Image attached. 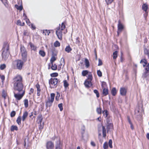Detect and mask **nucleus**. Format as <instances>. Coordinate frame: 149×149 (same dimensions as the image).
<instances>
[{
  "mask_svg": "<svg viewBox=\"0 0 149 149\" xmlns=\"http://www.w3.org/2000/svg\"><path fill=\"white\" fill-rule=\"evenodd\" d=\"M97 74L99 77H101L102 76V72L100 70L97 71Z\"/></svg>",
  "mask_w": 149,
  "mask_h": 149,
  "instance_id": "49530a36",
  "label": "nucleus"
},
{
  "mask_svg": "<svg viewBox=\"0 0 149 149\" xmlns=\"http://www.w3.org/2000/svg\"><path fill=\"white\" fill-rule=\"evenodd\" d=\"M148 9V7L147 4L146 3H143L142 6V10L146 13Z\"/></svg>",
  "mask_w": 149,
  "mask_h": 149,
  "instance_id": "dca6fc26",
  "label": "nucleus"
},
{
  "mask_svg": "<svg viewBox=\"0 0 149 149\" xmlns=\"http://www.w3.org/2000/svg\"><path fill=\"white\" fill-rule=\"evenodd\" d=\"M102 113L103 114L104 116H105V117H107V116L109 114V112L107 110L105 109L103 111Z\"/></svg>",
  "mask_w": 149,
  "mask_h": 149,
  "instance_id": "a878e982",
  "label": "nucleus"
},
{
  "mask_svg": "<svg viewBox=\"0 0 149 149\" xmlns=\"http://www.w3.org/2000/svg\"><path fill=\"white\" fill-rule=\"evenodd\" d=\"M55 96V94L54 93H52L51 94V98H49L46 103V105L47 107H50L52 105V104L54 101Z\"/></svg>",
  "mask_w": 149,
  "mask_h": 149,
  "instance_id": "0eeeda50",
  "label": "nucleus"
},
{
  "mask_svg": "<svg viewBox=\"0 0 149 149\" xmlns=\"http://www.w3.org/2000/svg\"><path fill=\"white\" fill-rule=\"evenodd\" d=\"M56 33L58 38L61 40L62 38V31L60 30L59 26L56 28Z\"/></svg>",
  "mask_w": 149,
  "mask_h": 149,
  "instance_id": "9d476101",
  "label": "nucleus"
},
{
  "mask_svg": "<svg viewBox=\"0 0 149 149\" xmlns=\"http://www.w3.org/2000/svg\"><path fill=\"white\" fill-rule=\"evenodd\" d=\"M4 4V6L6 8H8V1L7 0H0Z\"/></svg>",
  "mask_w": 149,
  "mask_h": 149,
  "instance_id": "6ab92c4d",
  "label": "nucleus"
},
{
  "mask_svg": "<svg viewBox=\"0 0 149 149\" xmlns=\"http://www.w3.org/2000/svg\"><path fill=\"white\" fill-rule=\"evenodd\" d=\"M29 45L30 46L31 49L34 51H35L36 49V47L33 44L30 42Z\"/></svg>",
  "mask_w": 149,
  "mask_h": 149,
  "instance_id": "5701e85b",
  "label": "nucleus"
},
{
  "mask_svg": "<svg viewBox=\"0 0 149 149\" xmlns=\"http://www.w3.org/2000/svg\"><path fill=\"white\" fill-rule=\"evenodd\" d=\"M142 77L147 81H149V63L145 68Z\"/></svg>",
  "mask_w": 149,
  "mask_h": 149,
  "instance_id": "423d86ee",
  "label": "nucleus"
},
{
  "mask_svg": "<svg viewBox=\"0 0 149 149\" xmlns=\"http://www.w3.org/2000/svg\"><path fill=\"white\" fill-rule=\"evenodd\" d=\"M39 53V54L43 57H44L45 55V53L43 50H40Z\"/></svg>",
  "mask_w": 149,
  "mask_h": 149,
  "instance_id": "cd10ccee",
  "label": "nucleus"
},
{
  "mask_svg": "<svg viewBox=\"0 0 149 149\" xmlns=\"http://www.w3.org/2000/svg\"><path fill=\"white\" fill-rule=\"evenodd\" d=\"M58 75V73L56 72L52 73L50 74L51 76L52 77H56Z\"/></svg>",
  "mask_w": 149,
  "mask_h": 149,
  "instance_id": "5fc2aeb1",
  "label": "nucleus"
},
{
  "mask_svg": "<svg viewBox=\"0 0 149 149\" xmlns=\"http://www.w3.org/2000/svg\"><path fill=\"white\" fill-rule=\"evenodd\" d=\"M143 62H144V64H143V67L144 68L146 66V65L147 64V60L145 59H143L141 60L140 62V63L142 64Z\"/></svg>",
  "mask_w": 149,
  "mask_h": 149,
  "instance_id": "a211bd4d",
  "label": "nucleus"
},
{
  "mask_svg": "<svg viewBox=\"0 0 149 149\" xmlns=\"http://www.w3.org/2000/svg\"><path fill=\"white\" fill-rule=\"evenodd\" d=\"M58 107L60 109V110L62 111L63 110V104L61 103L58 105Z\"/></svg>",
  "mask_w": 149,
  "mask_h": 149,
  "instance_id": "09e8293b",
  "label": "nucleus"
},
{
  "mask_svg": "<svg viewBox=\"0 0 149 149\" xmlns=\"http://www.w3.org/2000/svg\"><path fill=\"white\" fill-rule=\"evenodd\" d=\"M113 0H105L107 5L111 4L113 1Z\"/></svg>",
  "mask_w": 149,
  "mask_h": 149,
  "instance_id": "bf43d9fd",
  "label": "nucleus"
},
{
  "mask_svg": "<svg viewBox=\"0 0 149 149\" xmlns=\"http://www.w3.org/2000/svg\"><path fill=\"white\" fill-rule=\"evenodd\" d=\"M36 87L37 88V95L38 96H39L40 95V86L38 83L36 84Z\"/></svg>",
  "mask_w": 149,
  "mask_h": 149,
  "instance_id": "2eb2a0df",
  "label": "nucleus"
},
{
  "mask_svg": "<svg viewBox=\"0 0 149 149\" xmlns=\"http://www.w3.org/2000/svg\"><path fill=\"white\" fill-rule=\"evenodd\" d=\"M65 25L64 24V23H62V24H61V26L60 30H61V31H62V30H63L65 29Z\"/></svg>",
  "mask_w": 149,
  "mask_h": 149,
  "instance_id": "864d4df0",
  "label": "nucleus"
},
{
  "mask_svg": "<svg viewBox=\"0 0 149 149\" xmlns=\"http://www.w3.org/2000/svg\"><path fill=\"white\" fill-rule=\"evenodd\" d=\"M52 64V66H51V68L52 70H56L57 68V66L55 64H54L53 63H51Z\"/></svg>",
  "mask_w": 149,
  "mask_h": 149,
  "instance_id": "c85d7f7f",
  "label": "nucleus"
},
{
  "mask_svg": "<svg viewBox=\"0 0 149 149\" xmlns=\"http://www.w3.org/2000/svg\"><path fill=\"white\" fill-rule=\"evenodd\" d=\"M15 7L17 10H22L23 9V7L21 5L19 6L17 4H16L15 5Z\"/></svg>",
  "mask_w": 149,
  "mask_h": 149,
  "instance_id": "2f4dec72",
  "label": "nucleus"
},
{
  "mask_svg": "<svg viewBox=\"0 0 149 149\" xmlns=\"http://www.w3.org/2000/svg\"><path fill=\"white\" fill-rule=\"evenodd\" d=\"M107 121L108 124V125H107V130H109V127L110 126V127H112L113 125H112V124L111 123H109V121L108 119H107Z\"/></svg>",
  "mask_w": 149,
  "mask_h": 149,
  "instance_id": "58836bf2",
  "label": "nucleus"
},
{
  "mask_svg": "<svg viewBox=\"0 0 149 149\" xmlns=\"http://www.w3.org/2000/svg\"><path fill=\"white\" fill-rule=\"evenodd\" d=\"M38 124H40L39 126V129L40 130H41L43 127L44 123L42 124V122H38Z\"/></svg>",
  "mask_w": 149,
  "mask_h": 149,
  "instance_id": "f704fd0d",
  "label": "nucleus"
},
{
  "mask_svg": "<svg viewBox=\"0 0 149 149\" xmlns=\"http://www.w3.org/2000/svg\"><path fill=\"white\" fill-rule=\"evenodd\" d=\"M54 145L51 141H49L46 143L47 149H53L54 147Z\"/></svg>",
  "mask_w": 149,
  "mask_h": 149,
  "instance_id": "ddd939ff",
  "label": "nucleus"
},
{
  "mask_svg": "<svg viewBox=\"0 0 149 149\" xmlns=\"http://www.w3.org/2000/svg\"><path fill=\"white\" fill-rule=\"evenodd\" d=\"M93 79L92 75L90 72L88 74L87 79L85 80L84 84L86 88H88L93 85L92 81Z\"/></svg>",
  "mask_w": 149,
  "mask_h": 149,
  "instance_id": "20e7f679",
  "label": "nucleus"
},
{
  "mask_svg": "<svg viewBox=\"0 0 149 149\" xmlns=\"http://www.w3.org/2000/svg\"><path fill=\"white\" fill-rule=\"evenodd\" d=\"M6 92L4 90H3L2 91V97H3L4 99V100H5L6 98Z\"/></svg>",
  "mask_w": 149,
  "mask_h": 149,
  "instance_id": "a19ab883",
  "label": "nucleus"
},
{
  "mask_svg": "<svg viewBox=\"0 0 149 149\" xmlns=\"http://www.w3.org/2000/svg\"><path fill=\"white\" fill-rule=\"evenodd\" d=\"M60 139V138L59 137H56L55 136H53V137H52V138L51 139L53 141H54L56 139V141H57V139Z\"/></svg>",
  "mask_w": 149,
  "mask_h": 149,
  "instance_id": "e2e57ef3",
  "label": "nucleus"
},
{
  "mask_svg": "<svg viewBox=\"0 0 149 149\" xmlns=\"http://www.w3.org/2000/svg\"><path fill=\"white\" fill-rule=\"evenodd\" d=\"M72 50V49L69 45L67 46L65 49V51L68 53L70 52Z\"/></svg>",
  "mask_w": 149,
  "mask_h": 149,
  "instance_id": "b1692460",
  "label": "nucleus"
},
{
  "mask_svg": "<svg viewBox=\"0 0 149 149\" xmlns=\"http://www.w3.org/2000/svg\"><path fill=\"white\" fill-rule=\"evenodd\" d=\"M102 65V60L99 58L98 59V66H100Z\"/></svg>",
  "mask_w": 149,
  "mask_h": 149,
  "instance_id": "052dcab7",
  "label": "nucleus"
},
{
  "mask_svg": "<svg viewBox=\"0 0 149 149\" xmlns=\"http://www.w3.org/2000/svg\"><path fill=\"white\" fill-rule=\"evenodd\" d=\"M50 33V32L49 31L46 30H44L43 31V34L45 36L47 35L48 36Z\"/></svg>",
  "mask_w": 149,
  "mask_h": 149,
  "instance_id": "7c9ffc66",
  "label": "nucleus"
},
{
  "mask_svg": "<svg viewBox=\"0 0 149 149\" xmlns=\"http://www.w3.org/2000/svg\"><path fill=\"white\" fill-rule=\"evenodd\" d=\"M106 85V83L104 82H102V88H105L104 86Z\"/></svg>",
  "mask_w": 149,
  "mask_h": 149,
  "instance_id": "69168bd1",
  "label": "nucleus"
},
{
  "mask_svg": "<svg viewBox=\"0 0 149 149\" xmlns=\"http://www.w3.org/2000/svg\"><path fill=\"white\" fill-rule=\"evenodd\" d=\"M38 119L39 120L38 122H42V116L41 114H40L38 116Z\"/></svg>",
  "mask_w": 149,
  "mask_h": 149,
  "instance_id": "e433bc0d",
  "label": "nucleus"
},
{
  "mask_svg": "<svg viewBox=\"0 0 149 149\" xmlns=\"http://www.w3.org/2000/svg\"><path fill=\"white\" fill-rule=\"evenodd\" d=\"M102 127V129L103 136L104 137H105L106 136V130L105 127L104 126H102L100 127Z\"/></svg>",
  "mask_w": 149,
  "mask_h": 149,
  "instance_id": "412c9836",
  "label": "nucleus"
},
{
  "mask_svg": "<svg viewBox=\"0 0 149 149\" xmlns=\"http://www.w3.org/2000/svg\"><path fill=\"white\" fill-rule=\"evenodd\" d=\"M109 147L111 148H112L113 147L112 146V141L111 139H110L109 140Z\"/></svg>",
  "mask_w": 149,
  "mask_h": 149,
  "instance_id": "4d7b16f0",
  "label": "nucleus"
},
{
  "mask_svg": "<svg viewBox=\"0 0 149 149\" xmlns=\"http://www.w3.org/2000/svg\"><path fill=\"white\" fill-rule=\"evenodd\" d=\"M0 77L1 79V81L2 83H3L5 80V76L3 75H0Z\"/></svg>",
  "mask_w": 149,
  "mask_h": 149,
  "instance_id": "6e6d98bb",
  "label": "nucleus"
},
{
  "mask_svg": "<svg viewBox=\"0 0 149 149\" xmlns=\"http://www.w3.org/2000/svg\"><path fill=\"white\" fill-rule=\"evenodd\" d=\"M54 45L55 47H58L60 46V43L58 41H56L54 43Z\"/></svg>",
  "mask_w": 149,
  "mask_h": 149,
  "instance_id": "c9c22d12",
  "label": "nucleus"
},
{
  "mask_svg": "<svg viewBox=\"0 0 149 149\" xmlns=\"http://www.w3.org/2000/svg\"><path fill=\"white\" fill-rule=\"evenodd\" d=\"M17 25L22 26L21 22L20 20H18L17 22Z\"/></svg>",
  "mask_w": 149,
  "mask_h": 149,
  "instance_id": "0e129e2a",
  "label": "nucleus"
},
{
  "mask_svg": "<svg viewBox=\"0 0 149 149\" xmlns=\"http://www.w3.org/2000/svg\"><path fill=\"white\" fill-rule=\"evenodd\" d=\"M17 68L18 70H21L23 64V62L20 60L16 61Z\"/></svg>",
  "mask_w": 149,
  "mask_h": 149,
  "instance_id": "f8f14e48",
  "label": "nucleus"
},
{
  "mask_svg": "<svg viewBox=\"0 0 149 149\" xmlns=\"http://www.w3.org/2000/svg\"><path fill=\"white\" fill-rule=\"evenodd\" d=\"M24 105L25 107L27 108L28 107V100L27 99H25L24 100Z\"/></svg>",
  "mask_w": 149,
  "mask_h": 149,
  "instance_id": "4c0bfd02",
  "label": "nucleus"
},
{
  "mask_svg": "<svg viewBox=\"0 0 149 149\" xmlns=\"http://www.w3.org/2000/svg\"><path fill=\"white\" fill-rule=\"evenodd\" d=\"M85 66L87 68H88L90 64L89 61L86 58L85 59Z\"/></svg>",
  "mask_w": 149,
  "mask_h": 149,
  "instance_id": "bb28decb",
  "label": "nucleus"
},
{
  "mask_svg": "<svg viewBox=\"0 0 149 149\" xmlns=\"http://www.w3.org/2000/svg\"><path fill=\"white\" fill-rule=\"evenodd\" d=\"M60 95V94L58 92H56V95L55 97V100L56 101H58L59 100Z\"/></svg>",
  "mask_w": 149,
  "mask_h": 149,
  "instance_id": "ea45409f",
  "label": "nucleus"
},
{
  "mask_svg": "<svg viewBox=\"0 0 149 149\" xmlns=\"http://www.w3.org/2000/svg\"><path fill=\"white\" fill-rule=\"evenodd\" d=\"M28 115V113L27 111H25L22 116V119L23 121L25 120L26 118H27Z\"/></svg>",
  "mask_w": 149,
  "mask_h": 149,
  "instance_id": "f3484780",
  "label": "nucleus"
},
{
  "mask_svg": "<svg viewBox=\"0 0 149 149\" xmlns=\"http://www.w3.org/2000/svg\"><path fill=\"white\" fill-rule=\"evenodd\" d=\"M91 144L92 146L94 147L95 146H96L95 144L93 141H91Z\"/></svg>",
  "mask_w": 149,
  "mask_h": 149,
  "instance_id": "774afa93",
  "label": "nucleus"
},
{
  "mask_svg": "<svg viewBox=\"0 0 149 149\" xmlns=\"http://www.w3.org/2000/svg\"><path fill=\"white\" fill-rule=\"evenodd\" d=\"M103 147L104 149H107L108 148V145L107 142H105L104 143Z\"/></svg>",
  "mask_w": 149,
  "mask_h": 149,
  "instance_id": "8fccbe9b",
  "label": "nucleus"
},
{
  "mask_svg": "<svg viewBox=\"0 0 149 149\" xmlns=\"http://www.w3.org/2000/svg\"><path fill=\"white\" fill-rule=\"evenodd\" d=\"M76 43L77 44H79L80 43L79 38V37H77L76 38Z\"/></svg>",
  "mask_w": 149,
  "mask_h": 149,
  "instance_id": "680f3d73",
  "label": "nucleus"
},
{
  "mask_svg": "<svg viewBox=\"0 0 149 149\" xmlns=\"http://www.w3.org/2000/svg\"><path fill=\"white\" fill-rule=\"evenodd\" d=\"M18 130L17 127L15 125H12L10 128V130L12 132L14 131L15 130L17 131Z\"/></svg>",
  "mask_w": 149,
  "mask_h": 149,
  "instance_id": "393cba45",
  "label": "nucleus"
},
{
  "mask_svg": "<svg viewBox=\"0 0 149 149\" xmlns=\"http://www.w3.org/2000/svg\"><path fill=\"white\" fill-rule=\"evenodd\" d=\"M61 65H62L63 64V66H64L65 65V60L62 57L61 58Z\"/></svg>",
  "mask_w": 149,
  "mask_h": 149,
  "instance_id": "c03bdc74",
  "label": "nucleus"
},
{
  "mask_svg": "<svg viewBox=\"0 0 149 149\" xmlns=\"http://www.w3.org/2000/svg\"><path fill=\"white\" fill-rule=\"evenodd\" d=\"M118 52L115 51L113 53V58L114 59H115L117 57Z\"/></svg>",
  "mask_w": 149,
  "mask_h": 149,
  "instance_id": "72a5a7b5",
  "label": "nucleus"
},
{
  "mask_svg": "<svg viewBox=\"0 0 149 149\" xmlns=\"http://www.w3.org/2000/svg\"><path fill=\"white\" fill-rule=\"evenodd\" d=\"M64 86L65 88H67L69 86V84L66 80L63 81Z\"/></svg>",
  "mask_w": 149,
  "mask_h": 149,
  "instance_id": "79ce46f5",
  "label": "nucleus"
},
{
  "mask_svg": "<svg viewBox=\"0 0 149 149\" xmlns=\"http://www.w3.org/2000/svg\"><path fill=\"white\" fill-rule=\"evenodd\" d=\"M26 23L27 24V25H29V24H31V23L29 20V19H26Z\"/></svg>",
  "mask_w": 149,
  "mask_h": 149,
  "instance_id": "338daca9",
  "label": "nucleus"
},
{
  "mask_svg": "<svg viewBox=\"0 0 149 149\" xmlns=\"http://www.w3.org/2000/svg\"><path fill=\"white\" fill-rule=\"evenodd\" d=\"M56 59L54 56H52L50 59L51 63H53V62L56 60Z\"/></svg>",
  "mask_w": 149,
  "mask_h": 149,
  "instance_id": "a18cd8bd",
  "label": "nucleus"
},
{
  "mask_svg": "<svg viewBox=\"0 0 149 149\" xmlns=\"http://www.w3.org/2000/svg\"><path fill=\"white\" fill-rule=\"evenodd\" d=\"M6 68V65L5 64H3L1 65L0 69L1 70H3Z\"/></svg>",
  "mask_w": 149,
  "mask_h": 149,
  "instance_id": "3c124183",
  "label": "nucleus"
},
{
  "mask_svg": "<svg viewBox=\"0 0 149 149\" xmlns=\"http://www.w3.org/2000/svg\"><path fill=\"white\" fill-rule=\"evenodd\" d=\"M25 91L23 89L21 90H14L13 92L14 96L16 100H20L24 96L25 94Z\"/></svg>",
  "mask_w": 149,
  "mask_h": 149,
  "instance_id": "f03ea898",
  "label": "nucleus"
},
{
  "mask_svg": "<svg viewBox=\"0 0 149 149\" xmlns=\"http://www.w3.org/2000/svg\"><path fill=\"white\" fill-rule=\"evenodd\" d=\"M21 117L20 116H19L16 120V122L17 124L20 125L21 124Z\"/></svg>",
  "mask_w": 149,
  "mask_h": 149,
  "instance_id": "473e14b6",
  "label": "nucleus"
},
{
  "mask_svg": "<svg viewBox=\"0 0 149 149\" xmlns=\"http://www.w3.org/2000/svg\"><path fill=\"white\" fill-rule=\"evenodd\" d=\"M21 52L22 59L23 61L25 62L27 60V52L24 47L23 46L21 47Z\"/></svg>",
  "mask_w": 149,
  "mask_h": 149,
  "instance_id": "6e6552de",
  "label": "nucleus"
},
{
  "mask_svg": "<svg viewBox=\"0 0 149 149\" xmlns=\"http://www.w3.org/2000/svg\"><path fill=\"white\" fill-rule=\"evenodd\" d=\"M16 113L15 111H13L10 113V116L11 117H13L15 115Z\"/></svg>",
  "mask_w": 149,
  "mask_h": 149,
  "instance_id": "13d9d810",
  "label": "nucleus"
},
{
  "mask_svg": "<svg viewBox=\"0 0 149 149\" xmlns=\"http://www.w3.org/2000/svg\"><path fill=\"white\" fill-rule=\"evenodd\" d=\"M96 111L98 114H101L102 113L101 109L100 108H97Z\"/></svg>",
  "mask_w": 149,
  "mask_h": 149,
  "instance_id": "603ef678",
  "label": "nucleus"
},
{
  "mask_svg": "<svg viewBox=\"0 0 149 149\" xmlns=\"http://www.w3.org/2000/svg\"><path fill=\"white\" fill-rule=\"evenodd\" d=\"M3 51L2 53V58L4 60L8 58L9 54V48L7 44L4 45L3 47Z\"/></svg>",
  "mask_w": 149,
  "mask_h": 149,
  "instance_id": "7ed1b4c3",
  "label": "nucleus"
},
{
  "mask_svg": "<svg viewBox=\"0 0 149 149\" xmlns=\"http://www.w3.org/2000/svg\"><path fill=\"white\" fill-rule=\"evenodd\" d=\"M55 149H63V144L61 143L60 139H58L56 142Z\"/></svg>",
  "mask_w": 149,
  "mask_h": 149,
  "instance_id": "9b49d317",
  "label": "nucleus"
},
{
  "mask_svg": "<svg viewBox=\"0 0 149 149\" xmlns=\"http://www.w3.org/2000/svg\"><path fill=\"white\" fill-rule=\"evenodd\" d=\"M14 89V90H21L23 89L22 77L19 75H18L13 79Z\"/></svg>",
  "mask_w": 149,
  "mask_h": 149,
  "instance_id": "f257e3e1",
  "label": "nucleus"
},
{
  "mask_svg": "<svg viewBox=\"0 0 149 149\" xmlns=\"http://www.w3.org/2000/svg\"><path fill=\"white\" fill-rule=\"evenodd\" d=\"M89 73V71L87 70H84L82 71V75L83 76H85Z\"/></svg>",
  "mask_w": 149,
  "mask_h": 149,
  "instance_id": "c756f323",
  "label": "nucleus"
},
{
  "mask_svg": "<svg viewBox=\"0 0 149 149\" xmlns=\"http://www.w3.org/2000/svg\"><path fill=\"white\" fill-rule=\"evenodd\" d=\"M93 92L96 94L97 97H99L100 96V95L98 91L96 89H95L94 90Z\"/></svg>",
  "mask_w": 149,
  "mask_h": 149,
  "instance_id": "37998d69",
  "label": "nucleus"
},
{
  "mask_svg": "<svg viewBox=\"0 0 149 149\" xmlns=\"http://www.w3.org/2000/svg\"><path fill=\"white\" fill-rule=\"evenodd\" d=\"M60 81L57 78H51L49 81L50 87L51 88H54L57 86V84Z\"/></svg>",
  "mask_w": 149,
  "mask_h": 149,
  "instance_id": "39448f33",
  "label": "nucleus"
},
{
  "mask_svg": "<svg viewBox=\"0 0 149 149\" xmlns=\"http://www.w3.org/2000/svg\"><path fill=\"white\" fill-rule=\"evenodd\" d=\"M120 94L122 96H125L126 95L127 90L124 87L121 88L120 90Z\"/></svg>",
  "mask_w": 149,
  "mask_h": 149,
  "instance_id": "4468645a",
  "label": "nucleus"
},
{
  "mask_svg": "<svg viewBox=\"0 0 149 149\" xmlns=\"http://www.w3.org/2000/svg\"><path fill=\"white\" fill-rule=\"evenodd\" d=\"M124 29V26L121 23L120 20L118 21V31H117V35L118 36L120 33H121Z\"/></svg>",
  "mask_w": 149,
  "mask_h": 149,
  "instance_id": "1a4fd4ad",
  "label": "nucleus"
},
{
  "mask_svg": "<svg viewBox=\"0 0 149 149\" xmlns=\"http://www.w3.org/2000/svg\"><path fill=\"white\" fill-rule=\"evenodd\" d=\"M117 93L116 89L115 88H113L111 90V93L112 95L113 96H115Z\"/></svg>",
  "mask_w": 149,
  "mask_h": 149,
  "instance_id": "4be33fe9",
  "label": "nucleus"
},
{
  "mask_svg": "<svg viewBox=\"0 0 149 149\" xmlns=\"http://www.w3.org/2000/svg\"><path fill=\"white\" fill-rule=\"evenodd\" d=\"M102 88L103 89L102 92L104 96H105L108 94V88Z\"/></svg>",
  "mask_w": 149,
  "mask_h": 149,
  "instance_id": "aec40b11",
  "label": "nucleus"
},
{
  "mask_svg": "<svg viewBox=\"0 0 149 149\" xmlns=\"http://www.w3.org/2000/svg\"><path fill=\"white\" fill-rule=\"evenodd\" d=\"M29 26L32 30H34L36 29L35 26L33 24H29Z\"/></svg>",
  "mask_w": 149,
  "mask_h": 149,
  "instance_id": "de8ad7c7",
  "label": "nucleus"
}]
</instances>
